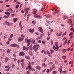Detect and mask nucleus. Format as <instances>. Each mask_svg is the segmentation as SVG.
Instances as JSON below:
<instances>
[{
  "instance_id": "e2e57ef3",
  "label": "nucleus",
  "mask_w": 74,
  "mask_h": 74,
  "mask_svg": "<svg viewBox=\"0 0 74 74\" xmlns=\"http://www.w3.org/2000/svg\"><path fill=\"white\" fill-rule=\"evenodd\" d=\"M53 69L52 68H50V71H52V70Z\"/></svg>"
},
{
  "instance_id": "aec40b11",
  "label": "nucleus",
  "mask_w": 74,
  "mask_h": 74,
  "mask_svg": "<svg viewBox=\"0 0 74 74\" xmlns=\"http://www.w3.org/2000/svg\"><path fill=\"white\" fill-rule=\"evenodd\" d=\"M51 52L50 53V55H52L53 52H54V51L52 50H50Z\"/></svg>"
},
{
  "instance_id": "bf43d9fd",
  "label": "nucleus",
  "mask_w": 74,
  "mask_h": 74,
  "mask_svg": "<svg viewBox=\"0 0 74 74\" xmlns=\"http://www.w3.org/2000/svg\"><path fill=\"white\" fill-rule=\"evenodd\" d=\"M29 32H30V33H32V29H29Z\"/></svg>"
},
{
  "instance_id": "4468645a",
  "label": "nucleus",
  "mask_w": 74,
  "mask_h": 74,
  "mask_svg": "<svg viewBox=\"0 0 74 74\" xmlns=\"http://www.w3.org/2000/svg\"><path fill=\"white\" fill-rule=\"evenodd\" d=\"M5 23L6 25V26H10V23H9L7 21H5Z\"/></svg>"
},
{
  "instance_id": "4c0bfd02",
  "label": "nucleus",
  "mask_w": 74,
  "mask_h": 74,
  "mask_svg": "<svg viewBox=\"0 0 74 74\" xmlns=\"http://www.w3.org/2000/svg\"><path fill=\"white\" fill-rule=\"evenodd\" d=\"M29 49V47H27L25 48V51H28Z\"/></svg>"
},
{
  "instance_id": "09e8293b",
  "label": "nucleus",
  "mask_w": 74,
  "mask_h": 74,
  "mask_svg": "<svg viewBox=\"0 0 74 74\" xmlns=\"http://www.w3.org/2000/svg\"><path fill=\"white\" fill-rule=\"evenodd\" d=\"M55 12L56 13H57V14H58V13H59V11H58L56 10H55Z\"/></svg>"
},
{
  "instance_id": "393cba45",
  "label": "nucleus",
  "mask_w": 74,
  "mask_h": 74,
  "mask_svg": "<svg viewBox=\"0 0 74 74\" xmlns=\"http://www.w3.org/2000/svg\"><path fill=\"white\" fill-rule=\"evenodd\" d=\"M32 42L34 44H36V43L35 42V40L33 39L32 41Z\"/></svg>"
},
{
  "instance_id": "338daca9",
  "label": "nucleus",
  "mask_w": 74,
  "mask_h": 74,
  "mask_svg": "<svg viewBox=\"0 0 74 74\" xmlns=\"http://www.w3.org/2000/svg\"><path fill=\"white\" fill-rule=\"evenodd\" d=\"M31 65H34V62H31Z\"/></svg>"
},
{
  "instance_id": "9b49d317",
  "label": "nucleus",
  "mask_w": 74,
  "mask_h": 74,
  "mask_svg": "<svg viewBox=\"0 0 74 74\" xmlns=\"http://www.w3.org/2000/svg\"><path fill=\"white\" fill-rule=\"evenodd\" d=\"M24 11H25V12H26V13H27V12H28V11H29V8H26V9H24Z\"/></svg>"
},
{
  "instance_id": "412c9836",
  "label": "nucleus",
  "mask_w": 74,
  "mask_h": 74,
  "mask_svg": "<svg viewBox=\"0 0 74 74\" xmlns=\"http://www.w3.org/2000/svg\"><path fill=\"white\" fill-rule=\"evenodd\" d=\"M51 17H52V16L50 15H48L46 16V18H51Z\"/></svg>"
},
{
  "instance_id": "f8f14e48",
  "label": "nucleus",
  "mask_w": 74,
  "mask_h": 74,
  "mask_svg": "<svg viewBox=\"0 0 74 74\" xmlns=\"http://www.w3.org/2000/svg\"><path fill=\"white\" fill-rule=\"evenodd\" d=\"M25 40L27 41V43H30L31 42H32V40H31V39H28L27 38Z\"/></svg>"
},
{
  "instance_id": "72a5a7b5",
  "label": "nucleus",
  "mask_w": 74,
  "mask_h": 74,
  "mask_svg": "<svg viewBox=\"0 0 74 74\" xmlns=\"http://www.w3.org/2000/svg\"><path fill=\"white\" fill-rule=\"evenodd\" d=\"M21 66L22 68L24 67V63L23 62L21 63Z\"/></svg>"
},
{
  "instance_id": "f257e3e1",
  "label": "nucleus",
  "mask_w": 74,
  "mask_h": 74,
  "mask_svg": "<svg viewBox=\"0 0 74 74\" xmlns=\"http://www.w3.org/2000/svg\"><path fill=\"white\" fill-rule=\"evenodd\" d=\"M39 47H40V45H35L32 47V49L33 50H34L35 52H37Z\"/></svg>"
},
{
  "instance_id": "0eeeda50",
  "label": "nucleus",
  "mask_w": 74,
  "mask_h": 74,
  "mask_svg": "<svg viewBox=\"0 0 74 74\" xmlns=\"http://www.w3.org/2000/svg\"><path fill=\"white\" fill-rule=\"evenodd\" d=\"M17 40L19 42H21V41H23V38H22L21 37H20L18 38Z\"/></svg>"
},
{
  "instance_id": "69168bd1",
  "label": "nucleus",
  "mask_w": 74,
  "mask_h": 74,
  "mask_svg": "<svg viewBox=\"0 0 74 74\" xmlns=\"http://www.w3.org/2000/svg\"><path fill=\"white\" fill-rule=\"evenodd\" d=\"M26 73L27 74H30V73L29 72V71H27L26 72Z\"/></svg>"
},
{
  "instance_id": "58836bf2",
  "label": "nucleus",
  "mask_w": 74,
  "mask_h": 74,
  "mask_svg": "<svg viewBox=\"0 0 74 74\" xmlns=\"http://www.w3.org/2000/svg\"><path fill=\"white\" fill-rule=\"evenodd\" d=\"M66 57L65 56H63L62 57L63 59H66Z\"/></svg>"
},
{
  "instance_id": "f03ea898",
  "label": "nucleus",
  "mask_w": 74,
  "mask_h": 74,
  "mask_svg": "<svg viewBox=\"0 0 74 74\" xmlns=\"http://www.w3.org/2000/svg\"><path fill=\"white\" fill-rule=\"evenodd\" d=\"M56 47L55 46H54L53 47V48L54 50V51H58V49L59 48V46L58 45H56Z\"/></svg>"
},
{
  "instance_id": "a18cd8bd",
  "label": "nucleus",
  "mask_w": 74,
  "mask_h": 74,
  "mask_svg": "<svg viewBox=\"0 0 74 74\" xmlns=\"http://www.w3.org/2000/svg\"><path fill=\"white\" fill-rule=\"evenodd\" d=\"M49 69H48L46 71L47 73H49Z\"/></svg>"
},
{
  "instance_id": "4be33fe9",
  "label": "nucleus",
  "mask_w": 74,
  "mask_h": 74,
  "mask_svg": "<svg viewBox=\"0 0 74 74\" xmlns=\"http://www.w3.org/2000/svg\"><path fill=\"white\" fill-rule=\"evenodd\" d=\"M60 73H61L62 72V67H60Z\"/></svg>"
},
{
  "instance_id": "cd10ccee",
  "label": "nucleus",
  "mask_w": 74,
  "mask_h": 74,
  "mask_svg": "<svg viewBox=\"0 0 74 74\" xmlns=\"http://www.w3.org/2000/svg\"><path fill=\"white\" fill-rule=\"evenodd\" d=\"M67 39H66L65 41V42L63 44V45H64V44H66L67 43Z\"/></svg>"
},
{
  "instance_id": "79ce46f5",
  "label": "nucleus",
  "mask_w": 74,
  "mask_h": 74,
  "mask_svg": "<svg viewBox=\"0 0 74 74\" xmlns=\"http://www.w3.org/2000/svg\"><path fill=\"white\" fill-rule=\"evenodd\" d=\"M48 56L49 57H50V58H52V56L49 54H48Z\"/></svg>"
},
{
  "instance_id": "20e7f679",
  "label": "nucleus",
  "mask_w": 74,
  "mask_h": 74,
  "mask_svg": "<svg viewBox=\"0 0 74 74\" xmlns=\"http://www.w3.org/2000/svg\"><path fill=\"white\" fill-rule=\"evenodd\" d=\"M31 63L29 62L28 63V66H27L26 68V69L27 70V69H30V68H31Z\"/></svg>"
},
{
  "instance_id": "f3484780",
  "label": "nucleus",
  "mask_w": 74,
  "mask_h": 74,
  "mask_svg": "<svg viewBox=\"0 0 74 74\" xmlns=\"http://www.w3.org/2000/svg\"><path fill=\"white\" fill-rule=\"evenodd\" d=\"M18 21V19L17 18H13V22H16V21Z\"/></svg>"
},
{
  "instance_id": "39448f33",
  "label": "nucleus",
  "mask_w": 74,
  "mask_h": 74,
  "mask_svg": "<svg viewBox=\"0 0 74 74\" xmlns=\"http://www.w3.org/2000/svg\"><path fill=\"white\" fill-rule=\"evenodd\" d=\"M25 55V53L23 52H21L19 53V56H23Z\"/></svg>"
},
{
  "instance_id": "7ed1b4c3",
  "label": "nucleus",
  "mask_w": 74,
  "mask_h": 74,
  "mask_svg": "<svg viewBox=\"0 0 74 74\" xmlns=\"http://www.w3.org/2000/svg\"><path fill=\"white\" fill-rule=\"evenodd\" d=\"M38 30L39 32H41L42 33H43V32H44L43 29H42V28L41 27L38 28Z\"/></svg>"
},
{
  "instance_id": "0e129e2a",
  "label": "nucleus",
  "mask_w": 74,
  "mask_h": 74,
  "mask_svg": "<svg viewBox=\"0 0 74 74\" xmlns=\"http://www.w3.org/2000/svg\"><path fill=\"white\" fill-rule=\"evenodd\" d=\"M38 42H39V43H40V44L41 43V40H39L38 41Z\"/></svg>"
},
{
  "instance_id": "f704fd0d",
  "label": "nucleus",
  "mask_w": 74,
  "mask_h": 74,
  "mask_svg": "<svg viewBox=\"0 0 74 74\" xmlns=\"http://www.w3.org/2000/svg\"><path fill=\"white\" fill-rule=\"evenodd\" d=\"M62 32H61L60 33H59L58 36H61V35H62Z\"/></svg>"
},
{
  "instance_id": "49530a36",
  "label": "nucleus",
  "mask_w": 74,
  "mask_h": 74,
  "mask_svg": "<svg viewBox=\"0 0 74 74\" xmlns=\"http://www.w3.org/2000/svg\"><path fill=\"white\" fill-rule=\"evenodd\" d=\"M40 35V37H42L44 35V34L42 33V34H41Z\"/></svg>"
},
{
  "instance_id": "2f4dec72",
  "label": "nucleus",
  "mask_w": 74,
  "mask_h": 74,
  "mask_svg": "<svg viewBox=\"0 0 74 74\" xmlns=\"http://www.w3.org/2000/svg\"><path fill=\"white\" fill-rule=\"evenodd\" d=\"M46 42V41L44 40H43L42 41V43L43 44H45V43Z\"/></svg>"
},
{
  "instance_id": "dca6fc26",
  "label": "nucleus",
  "mask_w": 74,
  "mask_h": 74,
  "mask_svg": "<svg viewBox=\"0 0 74 74\" xmlns=\"http://www.w3.org/2000/svg\"><path fill=\"white\" fill-rule=\"evenodd\" d=\"M37 10L36 9H34L33 10V14H36V13H37Z\"/></svg>"
},
{
  "instance_id": "680f3d73",
  "label": "nucleus",
  "mask_w": 74,
  "mask_h": 74,
  "mask_svg": "<svg viewBox=\"0 0 74 74\" xmlns=\"http://www.w3.org/2000/svg\"><path fill=\"white\" fill-rule=\"evenodd\" d=\"M63 51L64 52H66V51H67V49H64Z\"/></svg>"
},
{
  "instance_id": "13d9d810",
  "label": "nucleus",
  "mask_w": 74,
  "mask_h": 74,
  "mask_svg": "<svg viewBox=\"0 0 74 74\" xmlns=\"http://www.w3.org/2000/svg\"><path fill=\"white\" fill-rule=\"evenodd\" d=\"M61 26H62V27H64V25H63V24H61Z\"/></svg>"
},
{
  "instance_id": "6ab92c4d",
  "label": "nucleus",
  "mask_w": 74,
  "mask_h": 74,
  "mask_svg": "<svg viewBox=\"0 0 74 74\" xmlns=\"http://www.w3.org/2000/svg\"><path fill=\"white\" fill-rule=\"evenodd\" d=\"M52 68L54 70H55L56 69V67L55 66V64H53L52 66Z\"/></svg>"
},
{
  "instance_id": "a19ab883",
  "label": "nucleus",
  "mask_w": 74,
  "mask_h": 74,
  "mask_svg": "<svg viewBox=\"0 0 74 74\" xmlns=\"http://www.w3.org/2000/svg\"><path fill=\"white\" fill-rule=\"evenodd\" d=\"M24 37H25V36H24V35H22L21 36V37H21L23 39V38H24Z\"/></svg>"
},
{
  "instance_id": "603ef678",
  "label": "nucleus",
  "mask_w": 74,
  "mask_h": 74,
  "mask_svg": "<svg viewBox=\"0 0 74 74\" xmlns=\"http://www.w3.org/2000/svg\"><path fill=\"white\" fill-rule=\"evenodd\" d=\"M64 63H66L67 62V60H64Z\"/></svg>"
},
{
  "instance_id": "b1692460",
  "label": "nucleus",
  "mask_w": 74,
  "mask_h": 74,
  "mask_svg": "<svg viewBox=\"0 0 74 74\" xmlns=\"http://www.w3.org/2000/svg\"><path fill=\"white\" fill-rule=\"evenodd\" d=\"M36 69L37 70H40V69H41V67H40V66H37Z\"/></svg>"
},
{
  "instance_id": "3c124183",
  "label": "nucleus",
  "mask_w": 74,
  "mask_h": 74,
  "mask_svg": "<svg viewBox=\"0 0 74 74\" xmlns=\"http://www.w3.org/2000/svg\"><path fill=\"white\" fill-rule=\"evenodd\" d=\"M47 53H48V54H50V52H49V51L47 50Z\"/></svg>"
},
{
  "instance_id": "423d86ee",
  "label": "nucleus",
  "mask_w": 74,
  "mask_h": 74,
  "mask_svg": "<svg viewBox=\"0 0 74 74\" xmlns=\"http://www.w3.org/2000/svg\"><path fill=\"white\" fill-rule=\"evenodd\" d=\"M72 19H69L68 20V23L69 24H70V25H72V24H71V23L72 22Z\"/></svg>"
},
{
  "instance_id": "c03bdc74",
  "label": "nucleus",
  "mask_w": 74,
  "mask_h": 74,
  "mask_svg": "<svg viewBox=\"0 0 74 74\" xmlns=\"http://www.w3.org/2000/svg\"><path fill=\"white\" fill-rule=\"evenodd\" d=\"M10 10L11 11V12L10 13H12V11H13V10H12V9L11 8H10Z\"/></svg>"
},
{
  "instance_id": "e433bc0d",
  "label": "nucleus",
  "mask_w": 74,
  "mask_h": 74,
  "mask_svg": "<svg viewBox=\"0 0 74 74\" xmlns=\"http://www.w3.org/2000/svg\"><path fill=\"white\" fill-rule=\"evenodd\" d=\"M23 51H25V50H26V47H25V46L23 47Z\"/></svg>"
},
{
  "instance_id": "2eb2a0df",
  "label": "nucleus",
  "mask_w": 74,
  "mask_h": 74,
  "mask_svg": "<svg viewBox=\"0 0 74 74\" xmlns=\"http://www.w3.org/2000/svg\"><path fill=\"white\" fill-rule=\"evenodd\" d=\"M29 71H35V69H34L33 68H32L31 67L29 69Z\"/></svg>"
},
{
  "instance_id": "774afa93",
  "label": "nucleus",
  "mask_w": 74,
  "mask_h": 74,
  "mask_svg": "<svg viewBox=\"0 0 74 74\" xmlns=\"http://www.w3.org/2000/svg\"><path fill=\"white\" fill-rule=\"evenodd\" d=\"M35 34L36 35H38L39 34L38 33V32H36L35 33Z\"/></svg>"
},
{
  "instance_id": "c9c22d12",
  "label": "nucleus",
  "mask_w": 74,
  "mask_h": 74,
  "mask_svg": "<svg viewBox=\"0 0 74 74\" xmlns=\"http://www.w3.org/2000/svg\"><path fill=\"white\" fill-rule=\"evenodd\" d=\"M11 40H12V38L9 37V38H8V41H11Z\"/></svg>"
},
{
  "instance_id": "7c9ffc66",
  "label": "nucleus",
  "mask_w": 74,
  "mask_h": 74,
  "mask_svg": "<svg viewBox=\"0 0 74 74\" xmlns=\"http://www.w3.org/2000/svg\"><path fill=\"white\" fill-rule=\"evenodd\" d=\"M13 36H14V35H13V34H11L10 35V36L9 37L10 38H12L13 37Z\"/></svg>"
},
{
  "instance_id": "ddd939ff",
  "label": "nucleus",
  "mask_w": 74,
  "mask_h": 74,
  "mask_svg": "<svg viewBox=\"0 0 74 74\" xmlns=\"http://www.w3.org/2000/svg\"><path fill=\"white\" fill-rule=\"evenodd\" d=\"M17 45V44H13L11 45H10V47H16Z\"/></svg>"
},
{
  "instance_id": "5701e85b",
  "label": "nucleus",
  "mask_w": 74,
  "mask_h": 74,
  "mask_svg": "<svg viewBox=\"0 0 74 74\" xmlns=\"http://www.w3.org/2000/svg\"><path fill=\"white\" fill-rule=\"evenodd\" d=\"M63 19H69V18H68V17H67L66 16H63Z\"/></svg>"
},
{
  "instance_id": "37998d69",
  "label": "nucleus",
  "mask_w": 74,
  "mask_h": 74,
  "mask_svg": "<svg viewBox=\"0 0 74 74\" xmlns=\"http://www.w3.org/2000/svg\"><path fill=\"white\" fill-rule=\"evenodd\" d=\"M45 63H43L42 64V66H43V67L44 66L45 67Z\"/></svg>"
},
{
  "instance_id": "473e14b6",
  "label": "nucleus",
  "mask_w": 74,
  "mask_h": 74,
  "mask_svg": "<svg viewBox=\"0 0 74 74\" xmlns=\"http://www.w3.org/2000/svg\"><path fill=\"white\" fill-rule=\"evenodd\" d=\"M42 39V37H40L37 38V40H41Z\"/></svg>"
},
{
  "instance_id": "9d476101",
  "label": "nucleus",
  "mask_w": 74,
  "mask_h": 74,
  "mask_svg": "<svg viewBox=\"0 0 74 74\" xmlns=\"http://www.w3.org/2000/svg\"><path fill=\"white\" fill-rule=\"evenodd\" d=\"M34 16L35 17V18H39V19H41V17L40 15H34Z\"/></svg>"
},
{
  "instance_id": "c85d7f7f",
  "label": "nucleus",
  "mask_w": 74,
  "mask_h": 74,
  "mask_svg": "<svg viewBox=\"0 0 74 74\" xmlns=\"http://www.w3.org/2000/svg\"><path fill=\"white\" fill-rule=\"evenodd\" d=\"M32 23L33 25H35L36 24V21L34 20L32 22Z\"/></svg>"
},
{
  "instance_id": "6e6d98bb",
  "label": "nucleus",
  "mask_w": 74,
  "mask_h": 74,
  "mask_svg": "<svg viewBox=\"0 0 74 74\" xmlns=\"http://www.w3.org/2000/svg\"><path fill=\"white\" fill-rule=\"evenodd\" d=\"M45 71H46V69H44V70L42 71V73H44V72H45Z\"/></svg>"
},
{
  "instance_id": "864d4df0",
  "label": "nucleus",
  "mask_w": 74,
  "mask_h": 74,
  "mask_svg": "<svg viewBox=\"0 0 74 74\" xmlns=\"http://www.w3.org/2000/svg\"><path fill=\"white\" fill-rule=\"evenodd\" d=\"M73 35V33H71L70 34L69 36H71Z\"/></svg>"
},
{
  "instance_id": "6e6552de",
  "label": "nucleus",
  "mask_w": 74,
  "mask_h": 74,
  "mask_svg": "<svg viewBox=\"0 0 74 74\" xmlns=\"http://www.w3.org/2000/svg\"><path fill=\"white\" fill-rule=\"evenodd\" d=\"M22 21H20L19 23V26L21 27V28H20V30H22V28H23V27H22Z\"/></svg>"
},
{
  "instance_id": "c756f323",
  "label": "nucleus",
  "mask_w": 74,
  "mask_h": 74,
  "mask_svg": "<svg viewBox=\"0 0 74 74\" xmlns=\"http://www.w3.org/2000/svg\"><path fill=\"white\" fill-rule=\"evenodd\" d=\"M8 17H9V16H5L3 17V18L4 19H5L6 18H8Z\"/></svg>"
},
{
  "instance_id": "1a4fd4ad",
  "label": "nucleus",
  "mask_w": 74,
  "mask_h": 74,
  "mask_svg": "<svg viewBox=\"0 0 74 74\" xmlns=\"http://www.w3.org/2000/svg\"><path fill=\"white\" fill-rule=\"evenodd\" d=\"M5 68L6 69H5L6 71H8L10 70V66H9L8 65V66H6Z\"/></svg>"
},
{
  "instance_id": "8fccbe9b",
  "label": "nucleus",
  "mask_w": 74,
  "mask_h": 74,
  "mask_svg": "<svg viewBox=\"0 0 74 74\" xmlns=\"http://www.w3.org/2000/svg\"><path fill=\"white\" fill-rule=\"evenodd\" d=\"M14 66H15V65H14V64H13L12 65V68H13L14 67Z\"/></svg>"
},
{
  "instance_id": "4d7b16f0",
  "label": "nucleus",
  "mask_w": 74,
  "mask_h": 74,
  "mask_svg": "<svg viewBox=\"0 0 74 74\" xmlns=\"http://www.w3.org/2000/svg\"><path fill=\"white\" fill-rule=\"evenodd\" d=\"M18 7H19V5H17L16 6V8H18Z\"/></svg>"
},
{
  "instance_id": "052dcab7",
  "label": "nucleus",
  "mask_w": 74,
  "mask_h": 74,
  "mask_svg": "<svg viewBox=\"0 0 74 74\" xmlns=\"http://www.w3.org/2000/svg\"><path fill=\"white\" fill-rule=\"evenodd\" d=\"M53 44V41L51 40V45H52Z\"/></svg>"
},
{
  "instance_id": "a211bd4d",
  "label": "nucleus",
  "mask_w": 74,
  "mask_h": 74,
  "mask_svg": "<svg viewBox=\"0 0 74 74\" xmlns=\"http://www.w3.org/2000/svg\"><path fill=\"white\" fill-rule=\"evenodd\" d=\"M25 58L27 59L28 60H30V57L29 56H25Z\"/></svg>"
},
{
  "instance_id": "bb28decb",
  "label": "nucleus",
  "mask_w": 74,
  "mask_h": 74,
  "mask_svg": "<svg viewBox=\"0 0 74 74\" xmlns=\"http://www.w3.org/2000/svg\"><path fill=\"white\" fill-rule=\"evenodd\" d=\"M9 59V58H5V60L6 62H8V61Z\"/></svg>"
},
{
  "instance_id": "ea45409f",
  "label": "nucleus",
  "mask_w": 74,
  "mask_h": 74,
  "mask_svg": "<svg viewBox=\"0 0 74 74\" xmlns=\"http://www.w3.org/2000/svg\"><path fill=\"white\" fill-rule=\"evenodd\" d=\"M6 52L8 53H10V50L9 49H8L7 50Z\"/></svg>"
},
{
  "instance_id": "5fc2aeb1",
  "label": "nucleus",
  "mask_w": 74,
  "mask_h": 74,
  "mask_svg": "<svg viewBox=\"0 0 74 74\" xmlns=\"http://www.w3.org/2000/svg\"><path fill=\"white\" fill-rule=\"evenodd\" d=\"M15 16V14H12L11 15V16H12V17H14V16Z\"/></svg>"
},
{
  "instance_id": "de8ad7c7",
  "label": "nucleus",
  "mask_w": 74,
  "mask_h": 74,
  "mask_svg": "<svg viewBox=\"0 0 74 74\" xmlns=\"http://www.w3.org/2000/svg\"><path fill=\"white\" fill-rule=\"evenodd\" d=\"M53 74H55L57 73V72L56 71H53Z\"/></svg>"
},
{
  "instance_id": "a878e982",
  "label": "nucleus",
  "mask_w": 74,
  "mask_h": 74,
  "mask_svg": "<svg viewBox=\"0 0 74 74\" xmlns=\"http://www.w3.org/2000/svg\"><path fill=\"white\" fill-rule=\"evenodd\" d=\"M5 14H6V15H9V16H10V12H5Z\"/></svg>"
}]
</instances>
